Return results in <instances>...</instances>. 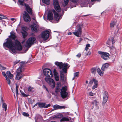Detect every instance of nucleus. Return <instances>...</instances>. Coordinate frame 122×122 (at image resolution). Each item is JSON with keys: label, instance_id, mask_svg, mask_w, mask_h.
I'll return each instance as SVG.
<instances>
[{"label": "nucleus", "instance_id": "1", "mask_svg": "<svg viewBox=\"0 0 122 122\" xmlns=\"http://www.w3.org/2000/svg\"><path fill=\"white\" fill-rule=\"evenodd\" d=\"M6 40V41L3 44V46L10 49L12 52L15 53L16 50L20 51L22 49V46L19 41L16 40L13 43L11 39L9 38H7Z\"/></svg>", "mask_w": 122, "mask_h": 122}, {"label": "nucleus", "instance_id": "2", "mask_svg": "<svg viewBox=\"0 0 122 122\" xmlns=\"http://www.w3.org/2000/svg\"><path fill=\"white\" fill-rule=\"evenodd\" d=\"M20 64L21 66L19 67L16 70V75L15 79L17 80H20L24 76L22 72L24 69L23 67L25 65V63L22 61L20 62Z\"/></svg>", "mask_w": 122, "mask_h": 122}, {"label": "nucleus", "instance_id": "3", "mask_svg": "<svg viewBox=\"0 0 122 122\" xmlns=\"http://www.w3.org/2000/svg\"><path fill=\"white\" fill-rule=\"evenodd\" d=\"M55 64L58 66L60 69L62 68V70L65 73L67 72V69L70 66H69L67 67L68 64L67 63H65L64 64L62 62H59L56 61L55 62Z\"/></svg>", "mask_w": 122, "mask_h": 122}, {"label": "nucleus", "instance_id": "4", "mask_svg": "<svg viewBox=\"0 0 122 122\" xmlns=\"http://www.w3.org/2000/svg\"><path fill=\"white\" fill-rule=\"evenodd\" d=\"M36 41L35 38L32 37L29 38L25 43V46L28 48H30L33 44L36 43Z\"/></svg>", "mask_w": 122, "mask_h": 122}, {"label": "nucleus", "instance_id": "5", "mask_svg": "<svg viewBox=\"0 0 122 122\" xmlns=\"http://www.w3.org/2000/svg\"><path fill=\"white\" fill-rule=\"evenodd\" d=\"M82 25H79L76 26L75 32H73V33L77 37H80L82 32Z\"/></svg>", "mask_w": 122, "mask_h": 122}, {"label": "nucleus", "instance_id": "6", "mask_svg": "<svg viewBox=\"0 0 122 122\" xmlns=\"http://www.w3.org/2000/svg\"><path fill=\"white\" fill-rule=\"evenodd\" d=\"M67 89L66 86L63 87L61 89V95L63 98H64L68 96V93L66 92Z\"/></svg>", "mask_w": 122, "mask_h": 122}, {"label": "nucleus", "instance_id": "7", "mask_svg": "<svg viewBox=\"0 0 122 122\" xmlns=\"http://www.w3.org/2000/svg\"><path fill=\"white\" fill-rule=\"evenodd\" d=\"M45 80L51 87L54 88L55 87V83L53 79L46 77L45 78Z\"/></svg>", "mask_w": 122, "mask_h": 122}, {"label": "nucleus", "instance_id": "8", "mask_svg": "<svg viewBox=\"0 0 122 122\" xmlns=\"http://www.w3.org/2000/svg\"><path fill=\"white\" fill-rule=\"evenodd\" d=\"M98 53L101 55L102 58L105 60H107L109 58V54L107 53L99 51Z\"/></svg>", "mask_w": 122, "mask_h": 122}, {"label": "nucleus", "instance_id": "9", "mask_svg": "<svg viewBox=\"0 0 122 122\" xmlns=\"http://www.w3.org/2000/svg\"><path fill=\"white\" fill-rule=\"evenodd\" d=\"M43 72L44 75L46 76L51 77L53 76V74L50 69L45 68L43 70Z\"/></svg>", "mask_w": 122, "mask_h": 122}, {"label": "nucleus", "instance_id": "10", "mask_svg": "<svg viewBox=\"0 0 122 122\" xmlns=\"http://www.w3.org/2000/svg\"><path fill=\"white\" fill-rule=\"evenodd\" d=\"M53 4L54 8L58 12H60L61 10L57 0H53Z\"/></svg>", "mask_w": 122, "mask_h": 122}, {"label": "nucleus", "instance_id": "11", "mask_svg": "<svg viewBox=\"0 0 122 122\" xmlns=\"http://www.w3.org/2000/svg\"><path fill=\"white\" fill-rule=\"evenodd\" d=\"M49 36V32L47 30L45 31L42 32L41 34V37L44 40H46L48 38Z\"/></svg>", "mask_w": 122, "mask_h": 122}, {"label": "nucleus", "instance_id": "12", "mask_svg": "<svg viewBox=\"0 0 122 122\" xmlns=\"http://www.w3.org/2000/svg\"><path fill=\"white\" fill-rule=\"evenodd\" d=\"M31 27V29L33 32H37L38 31L39 26L37 23H34L32 24Z\"/></svg>", "mask_w": 122, "mask_h": 122}, {"label": "nucleus", "instance_id": "13", "mask_svg": "<svg viewBox=\"0 0 122 122\" xmlns=\"http://www.w3.org/2000/svg\"><path fill=\"white\" fill-rule=\"evenodd\" d=\"M23 18L25 21L28 22H29L31 20L30 16L26 11L24 12V14L23 15Z\"/></svg>", "mask_w": 122, "mask_h": 122}, {"label": "nucleus", "instance_id": "14", "mask_svg": "<svg viewBox=\"0 0 122 122\" xmlns=\"http://www.w3.org/2000/svg\"><path fill=\"white\" fill-rule=\"evenodd\" d=\"M92 104L94 106L92 107L93 108L94 106H95V109L96 110H98L99 108V102L97 100H93L92 102Z\"/></svg>", "mask_w": 122, "mask_h": 122}, {"label": "nucleus", "instance_id": "15", "mask_svg": "<svg viewBox=\"0 0 122 122\" xmlns=\"http://www.w3.org/2000/svg\"><path fill=\"white\" fill-rule=\"evenodd\" d=\"M103 98L102 103L105 104L107 102L108 99V94L107 92L106 91L104 92L103 95Z\"/></svg>", "mask_w": 122, "mask_h": 122}, {"label": "nucleus", "instance_id": "16", "mask_svg": "<svg viewBox=\"0 0 122 122\" xmlns=\"http://www.w3.org/2000/svg\"><path fill=\"white\" fill-rule=\"evenodd\" d=\"M24 6L25 7L26 10L28 13L30 14H32V10L29 5L25 3L24 4Z\"/></svg>", "mask_w": 122, "mask_h": 122}, {"label": "nucleus", "instance_id": "17", "mask_svg": "<svg viewBox=\"0 0 122 122\" xmlns=\"http://www.w3.org/2000/svg\"><path fill=\"white\" fill-rule=\"evenodd\" d=\"M53 12L54 15V19L56 21V22H55V23H57L58 22V21L60 19L59 15L54 10H53Z\"/></svg>", "mask_w": 122, "mask_h": 122}, {"label": "nucleus", "instance_id": "18", "mask_svg": "<svg viewBox=\"0 0 122 122\" xmlns=\"http://www.w3.org/2000/svg\"><path fill=\"white\" fill-rule=\"evenodd\" d=\"M53 14L51 11L49 12L47 15V19L49 20H52L53 19Z\"/></svg>", "mask_w": 122, "mask_h": 122}, {"label": "nucleus", "instance_id": "19", "mask_svg": "<svg viewBox=\"0 0 122 122\" xmlns=\"http://www.w3.org/2000/svg\"><path fill=\"white\" fill-rule=\"evenodd\" d=\"M10 35L9 36V38L10 39H12L13 40H15L16 38L15 34L12 31L10 33Z\"/></svg>", "mask_w": 122, "mask_h": 122}, {"label": "nucleus", "instance_id": "20", "mask_svg": "<svg viewBox=\"0 0 122 122\" xmlns=\"http://www.w3.org/2000/svg\"><path fill=\"white\" fill-rule=\"evenodd\" d=\"M109 66V65L108 63H106L102 65L101 68V69L103 71L107 69Z\"/></svg>", "mask_w": 122, "mask_h": 122}, {"label": "nucleus", "instance_id": "21", "mask_svg": "<svg viewBox=\"0 0 122 122\" xmlns=\"http://www.w3.org/2000/svg\"><path fill=\"white\" fill-rule=\"evenodd\" d=\"M45 105L46 103H45L38 102V106L40 108L43 107L45 108Z\"/></svg>", "mask_w": 122, "mask_h": 122}, {"label": "nucleus", "instance_id": "22", "mask_svg": "<svg viewBox=\"0 0 122 122\" xmlns=\"http://www.w3.org/2000/svg\"><path fill=\"white\" fill-rule=\"evenodd\" d=\"M60 76L61 80L62 81H63L64 79V74L62 71L60 72Z\"/></svg>", "mask_w": 122, "mask_h": 122}, {"label": "nucleus", "instance_id": "23", "mask_svg": "<svg viewBox=\"0 0 122 122\" xmlns=\"http://www.w3.org/2000/svg\"><path fill=\"white\" fill-rule=\"evenodd\" d=\"M97 71L101 76H103L104 72L103 71H101L100 69L98 68L97 70Z\"/></svg>", "mask_w": 122, "mask_h": 122}, {"label": "nucleus", "instance_id": "24", "mask_svg": "<svg viewBox=\"0 0 122 122\" xmlns=\"http://www.w3.org/2000/svg\"><path fill=\"white\" fill-rule=\"evenodd\" d=\"M69 118L68 117H63L60 120V122H62L64 121H69Z\"/></svg>", "mask_w": 122, "mask_h": 122}, {"label": "nucleus", "instance_id": "25", "mask_svg": "<svg viewBox=\"0 0 122 122\" xmlns=\"http://www.w3.org/2000/svg\"><path fill=\"white\" fill-rule=\"evenodd\" d=\"M91 71L92 74H95L96 72V68L95 67L91 69Z\"/></svg>", "mask_w": 122, "mask_h": 122}, {"label": "nucleus", "instance_id": "26", "mask_svg": "<svg viewBox=\"0 0 122 122\" xmlns=\"http://www.w3.org/2000/svg\"><path fill=\"white\" fill-rule=\"evenodd\" d=\"M21 33L23 37V38H25L27 36V33L26 31H24V32L21 31Z\"/></svg>", "mask_w": 122, "mask_h": 122}, {"label": "nucleus", "instance_id": "27", "mask_svg": "<svg viewBox=\"0 0 122 122\" xmlns=\"http://www.w3.org/2000/svg\"><path fill=\"white\" fill-rule=\"evenodd\" d=\"M2 107L3 108L5 109V111H6L7 108V105L4 102L3 103Z\"/></svg>", "mask_w": 122, "mask_h": 122}, {"label": "nucleus", "instance_id": "28", "mask_svg": "<svg viewBox=\"0 0 122 122\" xmlns=\"http://www.w3.org/2000/svg\"><path fill=\"white\" fill-rule=\"evenodd\" d=\"M116 21H112L110 24V27H113L115 25Z\"/></svg>", "mask_w": 122, "mask_h": 122}, {"label": "nucleus", "instance_id": "29", "mask_svg": "<svg viewBox=\"0 0 122 122\" xmlns=\"http://www.w3.org/2000/svg\"><path fill=\"white\" fill-rule=\"evenodd\" d=\"M0 20H2V19H6L7 18V17L4 15H0Z\"/></svg>", "mask_w": 122, "mask_h": 122}, {"label": "nucleus", "instance_id": "30", "mask_svg": "<svg viewBox=\"0 0 122 122\" xmlns=\"http://www.w3.org/2000/svg\"><path fill=\"white\" fill-rule=\"evenodd\" d=\"M50 0H43V2L47 5H48L50 3Z\"/></svg>", "mask_w": 122, "mask_h": 122}, {"label": "nucleus", "instance_id": "31", "mask_svg": "<svg viewBox=\"0 0 122 122\" xmlns=\"http://www.w3.org/2000/svg\"><path fill=\"white\" fill-rule=\"evenodd\" d=\"M61 86V84L60 82H58L57 83L56 87L58 88H60V87Z\"/></svg>", "mask_w": 122, "mask_h": 122}, {"label": "nucleus", "instance_id": "32", "mask_svg": "<svg viewBox=\"0 0 122 122\" xmlns=\"http://www.w3.org/2000/svg\"><path fill=\"white\" fill-rule=\"evenodd\" d=\"M24 0H19L18 2L21 5H24Z\"/></svg>", "mask_w": 122, "mask_h": 122}, {"label": "nucleus", "instance_id": "33", "mask_svg": "<svg viewBox=\"0 0 122 122\" xmlns=\"http://www.w3.org/2000/svg\"><path fill=\"white\" fill-rule=\"evenodd\" d=\"M28 28L25 26L23 27H22V30L23 31V32L26 31V30H28Z\"/></svg>", "mask_w": 122, "mask_h": 122}, {"label": "nucleus", "instance_id": "34", "mask_svg": "<svg viewBox=\"0 0 122 122\" xmlns=\"http://www.w3.org/2000/svg\"><path fill=\"white\" fill-rule=\"evenodd\" d=\"M22 115L24 116L25 117H29V114L27 113H26L25 112H24L22 113Z\"/></svg>", "mask_w": 122, "mask_h": 122}, {"label": "nucleus", "instance_id": "35", "mask_svg": "<svg viewBox=\"0 0 122 122\" xmlns=\"http://www.w3.org/2000/svg\"><path fill=\"white\" fill-rule=\"evenodd\" d=\"M53 107L56 109H60V106L57 105H56L54 106Z\"/></svg>", "mask_w": 122, "mask_h": 122}, {"label": "nucleus", "instance_id": "36", "mask_svg": "<svg viewBox=\"0 0 122 122\" xmlns=\"http://www.w3.org/2000/svg\"><path fill=\"white\" fill-rule=\"evenodd\" d=\"M90 47V45L89 44H87L86 45V46L85 47V50L86 51H87L88 50V47Z\"/></svg>", "mask_w": 122, "mask_h": 122}, {"label": "nucleus", "instance_id": "37", "mask_svg": "<svg viewBox=\"0 0 122 122\" xmlns=\"http://www.w3.org/2000/svg\"><path fill=\"white\" fill-rule=\"evenodd\" d=\"M64 6H65L68 3L69 0H64Z\"/></svg>", "mask_w": 122, "mask_h": 122}, {"label": "nucleus", "instance_id": "38", "mask_svg": "<svg viewBox=\"0 0 122 122\" xmlns=\"http://www.w3.org/2000/svg\"><path fill=\"white\" fill-rule=\"evenodd\" d=\"M54 74V76L58 75V73L57 72L55 69H54L53 71Z\"/></svg>", "mask_w": 122, "mask_h": 122}, {"label": "nucleus", "instance_id": "39", "mask_svg": "<svg viewBox=\"0 0 122 122\" xmlns=\"http://www.w3.org/2000/svg\"><path fill=\"white\" fill-rule=\"evenodd\" d=\"M93 82L95 85H97L98 81H97L95 79H93Z\"/></svg>", "mask_w": 122, "mask_h": 122}, {"label": "nucleus", "instance_id": "40", "mask_svg": "<svg viewBox=\"0 0 122 122\" xmlns=\"http://www.w3.org/2000/svg\"><path fill=\"white\" fill-rule=\"evenodd\" d=\"M63 115L62 114H60L59 115H58L56 116V118H61V117H62Z\"/></svg>", "mask_w": 122, "mask_h": 122}, {"label": "nucleus", "instance_id": "41", "mask_svg": "<svg viewBox=\"0 0 122 122\" xmlns=\"http://www.w3.org/2000/svg\"><path fill=\"white\" fill-rule=\"evenodd\" d=\"M33 89V88L30 86H29L28 87V91L29 92H31L32 91V90Z\"/></svg>", "mask_w": 122, "mask_h": 122}, {"label": "nucleus", "instance_id": "42", "mask_svg": "<svg viewBox=\"0 0 122 122\" xmlns=\"http://www.w3.org/2000/svg\"><path fill=\"white\" fill-rule=\"evenodd\" d=\"M79 75V72H77L74 73V77H78Z\"/></svg>", "mask_w": 122, "mask_h": 122}, {"label": "nucleus", "instance_id": "43", "mask_svg": "<svg viewBox=\"0 0 122 122\" xmlns=\"http://www.w3.org/2000/svg\"><path fill=\"white\" fill-rule=\"evenodd\" d=\"M55 79L56 81H58L59 80V76L57 75L54 76Z\"/></svg>", "mask_w": 122, "mask_h": 122}, {"label": "nucleus", "instance_id": "44", "mask_svg": "<svg viewBox=\"0 0 122 122\" xmlns=\"http://www.w3.org/2000/svg\"><path fill=\"white\" fill-rule=\"evenodd\" d=\"M20 92L21 93L22 95V96L24 97H27L28 96V95H26L23 92H22L21 91H20Z\"/></svg>", "mask_w": 122, "mask_h": 122}, {"label": "nucleus", "instance_id": "45", "mask_svg": "<svg viewBox=\"0 0 122 122\" xmlns=\"http://www.w3.org/2000/svg\"><path fill=\"white\" fill-rule=\"evenodd\" d=\"M60 88H58L56 87L55 89V92L56 93H57L60 92Z\"/></svg>", "mask_w": 122, "mask_h": 122}, {"label": "nucleus", "instance_id": "46", "mask_svg": "<svg viewBox=\"0 0 122 122\" xmlns=\"http://www.w3.org/2000/svg\"><path fill=\"white\" fill-rule=\"evenodd\" d=\"M0 69L1 70H5L6 69V68L2 66L0 64Z\"/></svg>", "mask_w": 122, "mask_h": 122}, {"label": "nucleus", "instance_id": "47", "mask_svg": "<svg viewBox=\"0 0 122 122\" xmlns=\"http://www.w3.org/2000/svg\"><path fill=\"white\" fill-rule=\"evenodd\" d=\"M11 73L10 71H7L6 73V75L7 76H8V77L10 75Z\"/></svg>", "mask_w": 122, "mask_h": 122}, {"label": "nucleus", "instance_id": "48", "mask_svg": "<svg viewBox=\"0 0 122 122\" xmlns=\"http://www.w3.org/2000/svg\"><path fill=\"white\" fill-rule=\"evenodd\" d=\"M2 74L3 76L5 77L6 78L7 77L6 75V74L5 72H2Z\"/></svg>", "mask_w": 122, "mask_h": 122}, {"label": "nucleus", "instance_id": "49", "mask_svg": "<svg viewBox=\"0 0 122 122\" xmlns=\"http://www.w3.org/2000/svg\"><path fill=\"white\" fill-rule=\"evenodd\" d=\"M13 77V74H12L11 73L10 74V75L8 77V78L9 79H12Z\"/></svg>", "mask_w": 122, "mask_h": 122}, {"label": "nucleus", "instance_id": "50", "mask_svg": "<svg viewBox=\"0 0 122 122\" xmlns=\"http://www.w3.org/2000/svg\"><path fill=\"white\" fill-rule=\"evenodd\" d=\"M6 79L7 81L8 84L9 85H10V81L9 79L7 77L6 78Z\"/></svg>", "mask_w": 122, "mask_h": 122}, {"label": "nucleus", "instance_id": "51", "mask_svg": "<svg viewBox=\"0 0 122 122\" xmlns=\"http://www.w3.org/2000/svg\"><path fill=\"white\" fill-rule=\"evenodd\" d=\"M94 94L92 92H89V95L90 96H93L94 95Z\"/></svg>", "mask_w": 122, "mask_h": 122}, {"label": "nucleus", "instance_id": "52", "mask_svg": "<svg viewBox=\"0 0 122 122\" xmlns=\"http://www.w3.org/2000/svg\"><path fill=\"white\" fill-rule=\"evenodd\" d=\"M20 61V60H19V61L16 60L14 62V65H15L17 64Z\"/></svg>", "mask_w": 122, "mask_h": 122}, {"label": "nucleus", "instance_id": "53", "mask_svg": "<svg viewBox=\"0 0 122 122\" xmlns=\"http://www.w3.org/2000/svg\"><path fill=\"white\" fill-rule=\"evenodd\" d=\"M71 1L74 3H76L77 1V0H71Z\"/></svg>", "mask_w": 122, "mask_h": 122}, {"label": "nucleus", "instance_id": "54", "mask_svg": "<svg viewBox=\"0 0 122 122\" xmlns=\"http://www.w3.org/2000/svg\"><path fill=\"white\" fill-rule=\"evenodd\" d=\"M81 54L80 53H79L76 55V56L78 57V58H79L81 57Z\"/></svg>", "mask_w": 122, "mask_h": 122}, {"label": "nucleus", "instance_id": "55", "mask_svg": "<svg viewBox=\"0 0 122 122\" xmlns=\"http://www.w3.org/2000/svg\"><path fill=\"white\" fill-rule=\"evenodd\" d=\"M97 85H94L92 87V89H94L95 88H97Z\"/></svg>", "mask_w": 122, "mask_h": 122}, {"label": "nucleus", "instance_id": "56", "mask_svg": "<svg viewBox=\"0 0 122 122\" xmlns=\"http://www.w3.org/2000/svg\"><path fill=\"white\" fill-rule=\"evenodd\" d=\"M112 44H113L114 43V38L113 37H112Z\"/></svg>", "mask_w": 122, "mask_h": 122}, {"label": "nucleus", "instance_id": "57", "mask_svg": "<svg viewBox=\"0 0 122 122\" xmlns=\"http://www.w3.org/2000/svg\"><path fill=\"white\" fill-rule=\"evenodd\" d=\"M111 41V40L110 39H108L107 42L106 43L108 45H109Z\"/></svg>", "mask_w": 122, "mask_h": 122}, {"label": "nucleus", "instance_id": "58", "mask_svg": "<svg viewBox=\"0 0 122 122\" xmlns=\"http://www.w3.org/2000/svg\"><path fill=\"white\" fill-rule=\"evenodd\" d=\"M43 86L44 88H45L46 89V91L49 93V92L48 91V90L47 89V88H46V86L44 85H43Z\"/></svg>", "mask_w": 122, "mask_h": 122}, {"label": "nucleus", "instance_id": "59", "mask_svg": "<svg viewBox=\"0 0 122 122\" xmlns=\"http://www.w3.org/2000/svg\"><path fill=\"white\" fill-rule=\"evenodd\" d=\"M65 108H66V107L64 106H60V109H62V108L65 109Z\"/></svg>", "mask_w": 122, "mask_h": 122}, {"label": "nucleus", "instance_id": "60", "mask_svg": "<svg viewBox=\"0 0 122 122\" xmlns=\"http://www.w3.org/2000/svg\"><path fill=\"white\" fill-rule=\"evenodd\" d=\"M93 82V79L91 81H90L89 82V84H92Z\"/></svg>", "mask_w": 122, "mask_h": 122}, {"label": "nucleus", "instance_id": "61", "mask_svg": "<svg viewBox=\"0 0 122 122\" xmlns=\"http://www.w3.org/2000/svg\"><path fill=\"white\" fill-rule=\"evenodd\" d=\"M50 106V104H48L46 106H45V108H47L48 107H49Z\"/></svg>", "mask_w": 122, "mask_h": 122}, {"label": "nucleus", "instance_id": "62", "mask_svg": "<svg viewBox=\"0 0 122 122\" xmlns=\"http://www.w3.org/2000/svg\"><path fill=\"white\" fill-rule=\"evenodd\" d=\"M101 0H91L92 2H94L96 1H97L98 2H100Z\"/></svg>", "mask_w": 122, "mask_h": 122}, {"label": "nucleus", "instance_id": "63", "mask_svg": "<svg viewBox=\"0 0 122 122\" xmlns=\"http://www.w3.org/2000/svg\"><path fill=\"white\" fill-rule=\"evenodd\" d=\"M18 87H19V86H17V85L16 84V90H18Z\"/></svg>", "mask_w": 122, "mask_h": 122}, {"label": "nucleus", "instance_id": "64", "mask_svg": "<svg viewBox=\"0 0 122 122\" xmlns=\"http://www.w3.org/2000/svg\"><path fill=\"white\" fill-rule=\"evenodd\" d=\"M109 47L111 49H115V48L113 46H109Z\"/></svg>", "mask_w": 122, "mask_h": 122}]
</instances>
